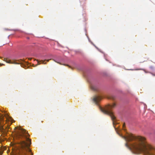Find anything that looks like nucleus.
Instances as JSON below:
<instances>
[{
	"instance_id": "obj_1",
	"label": "nucleus",
	"mask_w": 155,
	"mask_h": 155,
	"mask_svg": "<svg viewBox=\"0 0 155 155\" xmlns=\"http://www.w3.org/2000/svg\"><path fill=\"white\" fill-rule=\"evenodd\" d=\"M123 137L126 141L132 142L130 144L135 153H142L145 155H155V148L148 144L144 137L135 136L131 134Z\"/></svg>"
},
{
	"instance_id": "obj_2",
	"label": "nucleus",
	"mask_w": 155,
	"mask_h": 155,
	"mask_svg": "<svg viewBox=\"0 0 155 155\" xmlns=\"http://www.w3.org/2000/svg\"><path fill=\"white\" fill-rule=\"evenodd\" d=\"M14 130L18 136L20 138H24L25 140L21 142L19 146L14 150V155H27L26 152L31 153L29 147L31 144V140L28 131L21 128V127H15Z\"/></svg>"
},
{
	"instance_id": "obj_3",
	"label": "nucleus",
	"mask_w": 155,
	"mask_h": 155,
	"mask_svg": "<svg viewBox=\"0 0 155 155\" xmlns=\"http://www.w3.org/2000/svg\"><path fill=\"white\" fill-rule=\"evenodd\" d=\"M116 106V104L115 103H113L112 105H108L105 108H100V109L102 112L109 115L110 117L114 126L117 125L118 124V123L117 121L116 117L111 110L112 108L115 107Z\"/></svg>"
},
{
	"instance_id": "obj_4",
	"label": "nucleus",
	"mask_w": 155,
	"mask_h": 155,
	"mask_svg": "<svg viewBox=\"0 0 155 155\" xmlns=\"http://www.w3.org/2000/svg\"><path fill=\"white\" fill-rule=\"evenodd\" d=\"M9 127H0V131L4 133H6L8 131Z\"/></svg>"
},
{
	"instance_id": "obj_5",
	"label": "nucleus",
	"mask_w": 155,
	"mask_h": 155,
	"mask_svg": "<svg viewBox=\"0 0 155 155\" xmlns=\"http://www.w3.org/2000/svg\"><path fill=\"white\" fill-rule=\"evenodd\" d=\"M4 61H5L6 63L9 64H18L16 63L15 61H12L11 60L8 59V58H4Z\"/></svg>"
},
{
	"instance_id": "obj_6",
	"label": "nucleus",
	"mask_w": 155,
	"mask_h": 155,
	"mask_svg": "<svg viewBox=\"0 0 155 155\" xmlns=\"http://www.w3.org/2000/svg\"><path fill=\"white\" fill-rule=\"evenodd\" d=\"M101 100V98L100 97H94L93 99L95 103L97 104L98 102Z\"/></svg>"
},
{
	"instance_id": "obj_7",
	"label": "nucleus",
	"mask_w": 155,
	"mask_h": 155,
	"mask_svg": "<svg viewBox=\"0 0 155 155\" xmlns=\"http://www.w3.org/2000/svg\"><path fill=\"white\" fill-rule=\"evenodd\" d=\"M114 127L116 130V131L117 132V133L119 134V135H120V131H121V130L120 129H118L117 128H116V127L115 126H114Z\"/></svg>"
},
{
	"instance_id": "obj_8",
	"label": "nucleus",
	"mask_w": 155,
	"mask_h": 155,
	"mask_svg": "<svg viewBox=\"0 0 155 155\" xmlns=\"http://www.w3.org/2000/svg\"><path fill=\"white\" fill-rule=\"evenodd\" d=\"M91 88L93 90L96 91L97 90V87L91 85Z\"/></svg>"
},
{
	"instance_id": "obj_9",
	"label": "nucleus",
	"mask_w": 155,
	"mask_h": 155,
	"mask_svg": "<svg viewBox=\"0 0 155 155\" xmlns=\"http://www.w3.org/2000/svg\"><path fill=\"white\" fill-rule=\"evenodd\" d=\"M49 60H44V61H43V60H41V63H43V64H45L44 62V61H45V60H46L47 62H48Z\"/></svg>"
},
{
	"instance_id": "obj_10",
	"label": "nucleus",
	"mask_w": 155,
	"mask_h": 155,
	"mask_svg": "<svg viewBox=\"0 0 155 155\" xmlns=\"http://www.w3.org/2000/svg\"><path fill=\"white\" fill-rule=\"evenodd\" d=\"M3 117L1 114H0V119L1 120H2Z\"/></svg>"
},
{
	"instance_id": "obj_11",
	"label": "nucleus",
	"mask_w": 155,
	"mask_h": 155,
	"mask_svg": "<svg viewBox=\"0 0 155 155\" xmlns=\"http://www.w3.org/2000/svg\"><path fill=\"white\" fill-rule=\"evenodd\" d=\"M38 62V64H37L35 66H37V65H39L40 64L39 63V61L38 60H36Z\"/></svg>"
},
{
	"instance_id": "obj_12",
	"label": "nucleus",
	"mask_w": 155,
	"mask_h": 155,
	"mask_svg": "<svg viewBox=\"0 0 155 155\" xmlns=\"http://www.w3.org/2000/svg\"><path fill=\"white\" fill-rule=\"evenodd\" d=\"M150 69H151V70H153L154 69L153 67L152 66H151L150 67Z\"/></svg>"
},
{
	"instance_id": "obj_13",
	"label": "nucleus",
	"mask_w": 155,
	"mask_h": 155,
	"mask_svg": "<svg viewBox=\"0 0 155 155\" xmlns=\"http://www.w3.org/2000/svg\"><path fill=\"white\" fill-rule=\"evenodd\" d=\"M126 146L127 147H128V148H129V145H128V144H127V143H126Z\"/></svg>"
},
{
	"instance_id": "obj_14",
	"label": "nucleus",
	"mask_w": 155,
	"mask_h": 155,
	"mask_svg": "<svg viewBox=\"0 0 155 155\" xmlns=\"http://www.w3.org/2000/svg\"><path fill=\"white\" fill-rule=\"evenodd\" d=\"M2 150H0V154H2Z\"/></svg>"
},
{
	"instance_id": "obj_15",
	"label": "nucleus",
	"mask_w": 155,
	"mask_h": 155,
	"mask_svg": "<svg viewBox=\"0 0 155 155\" xmlns=\"http://www.w3.org/2000/svg\"><path fill=\"white\" fill-rule=\"evenodd\" d=\"M127 125V124H126L125 123H124V124H123V126H125V125Z\"/></svg>"
},
{
	"instance_id": "obj_16",
	"label": "nucleus",
	"mask_w": 155,
	"mask_h": 155,
	"mask_svg": "<svg viewBox=\"0 0 155 155\" xmlns=\"http://www.w3.org/2000/svg\"><path fill=\"white\" fill-rule=\"evenodd\" d=\"M123 127V130H124V128L125 127V126H124V127Z\"/></svg>"
},
{
	"instance_id": "obj_17",
	"label": "nucleus",
	"mask_w": 155,
	"mask_h": 155,
	"mask_svg": "<svg viewBox=\"0 0 155 155\" xmlns=\"http://www.w3.org/2000/svg\"><path fill=\"white\" fill-rule=\"evenodd\" d=\"M29 59L30 60H31V58H29Z\"/></svg>"
},
{
	"instance_id": "obj_18",
	"label": "nucleus",
	"mask_w": 155,
	"mask_h": 155,
	"mask_svg": "<svg viewBox=\"0 0 155 155\" xmlns=\"http://www.w3.org/2000/svg\"><path fill=\"white\" fill-rule=\"evenodd\" d=\"M31 155H32V153H31Z\"/></svg>"
}]
</instances>
